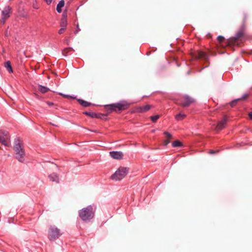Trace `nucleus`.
<instances>
[{"mask_svg": "<svg viewBox=\"0 0 252 252\" xmlns=\"http://www.w3.org/2000/svg\"><path fill=\"white\" fill-rule=\"evenodd\" d=\"M197 58L198 59H202H202H206L207 58V55L206 54V53L202 52V51H199V52H198V53L197 54Z\"/></svg>", "mask_w": 252, "mask_h": 252, "instance_id": "nucleus-17", "label": "nucleus"}, {"mask_svg": "<svg viewBox=\"0 0 252 252\" xmlns=\"http://www.w3.org/2000/svg\"><path fill=\"white\" fill-rule=\"evenodd\" d=\"M217 39L219 42H221L222 41H223V40L224 39V38L223 36L219 35L218 36Z\"/></svg>", "mask_w": 252, "mask_h": 252, "instance_id": "nucleus-24", "label": "nucleus"}, {"mask_svg": "<svg viewBox=\"0 0 252 252\" xmlns=\"http://www.w3.org/2000/svg\"><path fill=\"white\" fill-rule=\"evenodd\" d=\"M96 207L94 205H89L79 211V216L84 221H89L94 218Z\"/></svg>", "mask_w": 252, "mask_h": 252, "instance_id": "nucleus-2", "label": "nucleus"}, {"mask_svg": "<svg viewBox=\"0 0 252 252\" xmlns=\"http://www.w3.org/2000/svg\"><path fill=\"white\" fill-rule=\"evenodd\" d=\"M77 29H78V30L74 32V34H76L79 31H80V30L79 29L78 25H77Z\"/></svg>", "mask_w": 252, "mask_h": 252, "instance_id": "nucleus-31", "label": "nucleus"}, {"mask_svg": "<svg viewBox=\"0 0 252 252\" xmlns=\"http://www.w3.org/2000/svg\"><path fill=\"white\" fill-rule=\"evenodd\" d=\"M170 139H168L167 140H164V144L165 145H167L168 144H169V142H170Z\"/></svg>", "mask_w": 252, "mask_h": 252, "instance_id": "nucleus-26", "label": "nucleus"}, {"mask_svg": "<svg viewBox=\"0 0 252 252\" xmlns=\"http://www.w3.org/2000/svg\"><path fill=\"white\" fill-rule=\"evenodd\" d=\"M186 115L183 113H179L175 116V119L177 121H181L186 117Z\"/></svg>", "mask_w": 252, "mask_h": 252, "instance_id": "nucleus-19", "label": "nucleus"}, {"mask_svg": "<svg viewBox=\"0 0 252 252\" xmlns=\"http://www.w3.org/2000/svg\"><path fill=\"white\" fill-rule=\"evenodd\" d=\"M39 90L41 93L44 94L48 92L50 89L42 85H39Z\"/></svg>", "mask_w": 252, "mask_h": 252, "instance_id": "nucleus-18", "label": "nucleus"}, {"mask_svg": "<svg viewBox=\"0 0 252 252\" xmlns=\"http://www.w3.org/2000/svg\"><path fill=\"white\" fill-rule=\"evenodd\" d=\"M249 96V94H245L243 95V96H242L241 98H238V99H236L233 101H232L231 103H230V105L231 107H233L235 103L239 100H241V99H243V100H244L245 99H246Z\"/></svg>", "mask_w": 252, "mask_h": 252, "instance_id": "nucleus-14", "label": "nucleus"}, {"mask_svg": "<svg viewBox=\"0 0 252 252\" xmlns=\"http://www.w3.org/2000/svg\"><path fill=\"white\" fill-rule=\"evenodd\" d=\"M49 178L52 182L56 183L59 182V178L58 175L56 173H52L49 175Z\"/></svg>", "mask_w": 252, "mask_h": 252, "instance_id": "nucleus-13", "label": "nucleus"}, {"mask_svg": "<svg viewBox=\"0 0 252 252\" xmlns=\"http://www.w3.org/2000/svg\"><path fill=\"white\" fill-rule=\"evenodd\" d=\"M110 156L114 159H120L123 158V154L120 151H111L109 152Z\"/></svg>", "mask_w": 252, "mask_h": 252, "instance_id": "nucleus-10", "label": "nucleus"}, {"mask_svg": "<svg viewBox=\"0 0 252 252\" xmlns=\"http://www.w3.org/2000/svg\"><path fill=\"white\" fill-rule=\"evenodd\" d=\"M227 121V118L226 117H224L222 120L218 122L217 124L216 128L218 130L222 129L225 126L226 122Z\"/></svg>", "mask_w": 252, "mask_h": 252, "instance_id": "nucleus-11", "label": "nucleus"}, {"mask_svg": "<svg viewBox=\"0 0 252 252\" xmlns=\"http://www.w3.org/2000/svg\"><path fill=\"white\" fill-rule=\"evenodd\" d=\"M159 116L158 115H155V116H153L151 117V120L152 121V122H156L158 119L159 118Z\"/></svg>", "mask_w": 252, "mask_h": 252, "instance_id": "nucleus-23", "label": "nucleus"}, {"mask_svg": "<svg viewBox=\"0 0 252 252\" xmlns=\"http://www.w3.org/2000/svg\"><path fill=\"white\" fill-rule=\"evenodd\" d=\"M64 5V0H61L59 1V2L58 3V4H57V8H56V10H57V11L58 12V13H61L62 10V8L63 7Z\"/></svg>", "mask_w": 252, "mask_h": 252, "instance_id": "nucleus-15", "label": "nucleus"}, {"mask_svg": "<svg viewBox=\"0 0 252 252\" xmlns=\"http://www.w3.org/2000/svg\"><path fill=\"white\" fill-rule=\"evenodd\" d=\"M242 35V32H238L237 35H236V38H240L241 36Z\"/></svg>", "mask_w": 252, "mask_h": 252, "instance_id": "nucleus-27", "label": "nucleus"}, {"mask_svg": "<svg viewBox=\"0 0 252 252\" xmlns=\"http://www.w3.org/2000/svg\"><path fill=\"white\" fill-rule=\"evenodd\" d=\"M10 137L9 134L6 131H0V143L3 145L8 146L10 144Z\"/></svg>", "mask_w": 252, "mask_h": 252, "instance_id": "nucleus-7", "label": "nucleus"}, {"mask_svg": "<svg viewBox=\"0 0 252 252\" xmlns=\"http://www.w3.org/2000/svg\"><path fill=\"white\" fill-rule=\"evenodd\" d=\"M45 0V1L46 2V3L48 5H50V4L52 3V1H53V0Z\"/></svg>", "mask_w": 252, "mask_h": 252, "instance_id": "nucleus-28", "label": "nucleus"}, {"mask_svg": "<svg viewBox=\"0 0 252 252\" xmlns=\"http://www.w3.org/2000/svg\"><path fill=\"white\" fill-rule=\"evenodd\" d=\"M172 145L173 147H180L182 146V144L180 141L176 140L172 142Z\"/></svg>", "mask_w": 252, "mask_h": 252, "instance_id": "nucleus-21", "label": "nucleus"}, {"mask_svg": "<svg viewBox=\"0 0 252 252\" xmlns=\"http://www.w3.org/2000/svg\"><path fill=\"white\" fill-rule=\"evenodd\" d=\"M4 66L7 68V70L9 72H12V68L11 65V63L10 61H7L4 64Z\"/></svg>", "mask_w": 252, "mask_h": 252, "instance_id": "nucleus-20", "label": "nucleus"}, {"mask_svg": "<svg viewBox=\"0 0 252 252\" xmlns=\"http://www.w3.org/2000/svg\"><path fill=\"white\" fill-rule=\"evenodd\" d=\"M164 134L166 135V136L167 137V138L168 139L172 138V135L170 133H169L168 132H166V131H165L164 132Z\"/></svg>", "mask_w": 252, "mask_h": 252, "instance_id": "nucleus-25", "label": "nucleus"}, {"mask_svg": "<svg viewBox=\"0 0 252 252\" xmlns=\"http://www.w3.org/2000/svg\"><path fill=\"white\" fill-rule=\"evenodd\" d=\"M84 114H85L86 115L91 116L90 113H89V112H84Z\"/></svg>", "mask_w": 252, "mask_h": 252, "instance_id": "nucleus-33", "label": "nucleus"}, {"mask_svg": "<svg viewBox=\"0 0 252 252\" xmlns=\"http://www.w3.org/2000/svg\"><path fill=\"white\" fill-rule=\"evenodd\" d=\"M67 25V22L66 18L64 17L62 19L61 21L60 26L61 28L59 30V32H58L60 34H61L63 33V32H64V31L66 29Z\"/></svg>", "mask_w": 252, "mask_h": 252, "instance_id": "nucleus-9", "label": "nucleus"}, {"mask_svg": "<svg viewBox=\"0 0 252 252\" xmlns=\"http://www.w3.org/2000/svg\"><path fill=\"white\" fill-rule=\"evenodd\" d=\"M128 171L127 168L121 167L112 175L111 179L116 181L121 180L127 175Z\"/></svg>", "mask_w": 252, "mask_h": 252, "instance_id": "nucleus-4", "label": "nucleus"}, {"mask_svg": "<svg viewBox=\"0 0 252 252\" xmlns=\"http://www.w3.org/2000/svg\"><path fill=\"white\" fill-rule=\"evenodd\" d=\"M217 152H218V151L212 150L210 151L209 154H214L216 153Z\"/></svg>", "mask_w": 252, "mask_h": 252, "instance_id": "nucleus-29", "label": "nucleus"}, {"mask_svg": "<svg viewBox=\"0 0 252 252\" xmlns=\"http://www.w3.org/2000/svg\"><path fill=\"white\" fill-rule=\"evenodd\" d=\"M32 6L35 9H39V7L37 1H36V0H34L33 1L32 4Z\"/></svg>", "mask_w": 252, "mask_h": 252, "instance_id": "nucleus-22", "label": "nucleus"}, {"mask_svg": "<svg viewBox=\"0 0 252 252\" xmlns=\"http://www.w3.org/2000/svg\"><path fill=\"white\" fill-rule=\"evenodd\" d=\"M47 104L49 106H51L53 105L54 103L52 102L47 101Z\"/></svg>", "mask_w": 252, "mask_h": 252, "instance_id": "nucleus-30", "label": "nucleus"}, {"mask_svg": "<svg viewBox=\"0 0 252 252\" xmlns=\"http://www.w3.org/2000/svg\"><path fill=\"white\" fill-rule=\"evenodd\" d=\"M78 101L82 106L87 107L91 105V103L81 99H78Z\"/></svg>", "mask_w": 252, "mask_h": 252, "instance_id": "nucleus-16", "label": "nucleus"}, {"mask_svg": "<svg viewBox=\"0 0 252 252\" xmlns=\"http://www.w3.org/2000/svg\"><path fill=\"white\" fill-rule=\"evenodd\" d=\"M130 105V103L126 100H121L117 103L105 105L104 107L109 113L113 111L122 112L127 109Z\"/></svg>", "mask_w": 252, "mask_h": 252, "instance_id": "nucleus-1", "label": "nucleus"}, {"mask_svg": "<svg viewBox=\"0 0 252 252\" xmlns=\"http://www.w3.org/2000/svg\"><path fill=\"white\" fill-rule=\"evenodd\" d=\"M60 229L55 226H51L49 231V238L50 240H55L61 235Z\"/></svg>", "mask_w": 252, "mask_h": 252, "instance_id": "nucleus-5", "label": "nucleus"}, {"mask_svg": "<svg viewBox=\"0 0 252 252\" xmlns=\"http://www.w3.org/2000/svg\"><path fill=\"white\" fill-rule=\"evenodd\" d=\"M12 12V8L9 6H6L4 7L1 12V23L4 24L5 21L9 18Z\"/></svg>", "mask_w": 252, "mask_h": 252, "instance_id": "nucleus-6", "label": "nucleus"}, {"mask_svg": "<svg viewBox=\"0 0 252 252\" xmlns=\"http://www.w3.org/2000/svg\"><path fill=\"white\" fill-rule=\"evenodd\" d=\"M193 102V99L192 98L186 95L183 97L181 103L183 107H188Z\"/></svg>", "mask_w": 252, "mask_h": 252, "instance_id": "nucleus-8", "label": "nucleus"}, {"mask_svg": "<svg viewBox=\"0 0 252 252\" xmlns=\"http://www.w3.org/2000/svg\"><path fill=\"white\" fill-rule=\"evenodd\" d=\"M249 116L250 117V119L252 120V112L249 113Z\"/></svg>", "mask_w": 252, "mask_h": 252, "instance_id": "nucleus-32", "label": "nucleus"}, {"mask_svg": "<svg viewBox=\"0 0 252 252\" xmlns=\"http://www.w3.org/2000/svg\"><path fill=\"white\" fill-rule=\"evenodd\" d=\"M14 151L15 157L17 160L23 162L25 160V151L23 148V145L19 139H15L14 145Z\"/></svg>", "mask_w": 252, "mask_h": 252, "instance_id": "nucleus-3", "label": "nucleus"}, {"mask_svg": "<svg viewBox=\"0 0 252 252\" xmlns=\"http://www.w3.org/2000/svg\"><path fill=\"white\" fill-rule=\"evenodd\" d=\"M151 108V106L150 105H146L143 106H140L137 108V111L139 113H143L148 111Z\"/></svg>", "mask_w": 252, "mask_h": 252, "instance_id": "nucleus-12", "label": "nucleus"}]
</instances>
